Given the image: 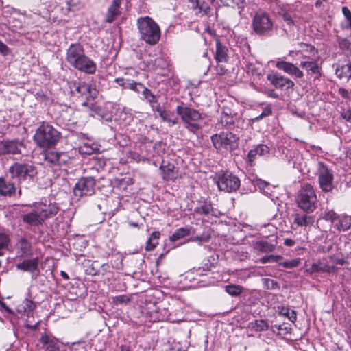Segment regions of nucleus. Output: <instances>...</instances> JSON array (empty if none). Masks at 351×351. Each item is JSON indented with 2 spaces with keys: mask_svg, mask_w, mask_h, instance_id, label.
Here are the masks:
<instances>
[{
  "mask_svg": "<svg viewBox=\"0 0 351 351\" xmlns=\"http://www.w3.org/2000/svg\"><path fill=\"white\" fill-rule=\"evenodd\" d=\"M24 143L18 139L0 141V156L5 154H20L25 148Z\"/></svg>",
  "mask_w": 351,
  "mask_h": 351,
  "instance_id": "obj_12",
  "label": "nucleus"
},
{
  "mask_svg": "<svg viewBox=\"0 0 351 351\" xmlns=\"http://www.w3.org/2000/svg\"><path fill=\"white\" fill-rule=\"evenodd\" d=\"M40 342L43 345L45 351H59V346L57 339L47 335H42Z\"/></svg>",
  "mask_w": 351,
  "mask_h": 351,
  "instance_id": "obj_27",
  "label": "nucleus"
},
{
  "mask_svg": "<svg viewBox=\"0 0 351 351\" xmlns=\"http://www.w3.org/2000/svg\"><path fill=\"white\" fill-rule=\"evenodd\" d=\"M350 70L351 63H348L346 66H342L341 68L336 69V74L340 78L343 77L350 78L351 77V73L350 72Z\"/></svg>",
  "mask_w": 351,
  "mask_h": 351,
  "instance_id": "obj_39",
  "label": "nucleus"
},
{
  "mask_svg": "<svg viewBox=\"0 0 351 351\" xmlns=\"http://www.w3.org/2000/svg\"><path fill=\"white\" fill-rule=\"evenodd\" d=\"M158 111L159 112L160 118L164 121L169 123V124L170 125L178 124V119H172L170 117V114L169 112H167L166 110H158Z\"/></svg>",
  "mask_w": 351,
  "mask_h": 351,
  "instance_id": "obj_49",
  "label": "nucleus"
},
{
  "mask_svg": "<svg viewBox=\"0 0 351 351\" xmlns=\"http://www.w3.org/2000/svg\"><path fill=\"white\" fill-rule=\"evenodd\" d=\"M22 219L24 223L34 226L41 225L44 222L43 218L36 207L29 213L23 215Z\"/></svg>",
  "mask_w": 351,
  "mask_h": 351,
  "instance_id": "obj_17",
  "label": "nucleus"
},
{
  "mask_svg": "<svg viewBox=\"0 0 351 351\" xmlns=\"http://www.w3.org/2000/svg\"><path fill=\"white\" fill-rule=\"evenodd\" d=\"M160 232L154 231V232H153L152 233V234H151L149 238L151 239V240H154V241H158V240L160 238Z\"/></svg>",
  "mask_w": 351,
  "mask_h": 351,
  "instance_id": "obj_64",
  "label": "nucleus"
},
{
  "mask_svg": "<svg viewBox=\"0 0 351 351\" xmlns=\"http://www.w3.org/2000/svg\"><path fill=\"white\" fill-rule=\"evenodd\" d=\"M213 267V264L208 260L205 263H204L203 266L199 267L196 269H193L191 274H195L196 276H202L204 275V272L210 271Z\"/></svg>",
  "mask_w": 351,
  "mask_h": 351,
  "instance_id": "obj_37",
  "label": "nucleus"
},
{
  "mask_svg": "<svg viewBox=\"0 0 351 351\" xmlns=\"http://www.w3.org/2000/svg\"><path fill=\"white\" fill-rule=\"evenodd\" d=\"M112 302L116 304H125L130 301V298L126 295H117L112 298Z\"/></svg>",
  "mask_w": 351,
  "mask_h": 351,
  "instance_id": "obj_51",
  "label": "nucleus"
},
{
  "mask_svg": "<svg viewBox=\"0 0 351 351\" xmlns=\"http://www.w3.org/2000/svg\"><path fill=\"white\" fill-rule=\"evenodd\" d=\"M96 185L95 179L93 177H82L78 180L73 188V194L77 199L86 196H90L95 193Z\"/></svg>",
  "mask_w": 351,
  "mask_h": 351,
  "instance_id": "obj_10",
  "label": "nucleus"
},
{
  "mask_svg": "<svg viewBox=\"0 0 351 351\" xmlns=\"http://www.w3.org/2000/svg\"><path fill=\"white\" fill-rule=\"evenodd\" d=\"M35 306L36 305L32 301L26 299L23 302L21 305L19 306V308H21L19 309V311L27 313L28 315L33 311Z\"/></svg>",
  "mask_w": 351,
  "mask_h": 351,
  "instance_id": "obj_40",
  "label": "nucleus"
},
{
  "mask_svg": "<svg viewBox=\"0 0 351 351\" xmlns=\"http://www.w3.org/2000/svg\"><path fill=\"white\" fill-rule=\"evenodd\" d=\"M224 6L237 8L238 9L243 10L245 7V0H220Z\"/></svg>",
  "mask_w": 351,
  "mask_h": 351,
  "instance_id": "obj_38",
  "label": "nucleus"
},
{
  "mask_svg": "<svg viewBox=\"0 0 351 351\" xmlns=\"http://www.w3.org/2000/svg\"><path fill=\"white\" fill-rule=\"evenodd\" d=\"M269 152V148L265 144H259L250 149L247 154L248 162L250 166L254 165V162L258 156H265Z\"/></svg>",
  "mask_w": 351,
  "mask_h": 351,
  "instance_id": "obj_19",
  "label": "nucleus"
},
{
  "mask_svg": "<svg viewBox=\"0 0 351 351\" xmlns=\"http://www.w3.org/2000/svg\"><path fill=\"white\" fill-rule=\"evenodd\" d=\"M71 89V92L74 93L79 94L83 96L84 94V90H86V83L85 82H73L71 84L70 86Z\"/></svg>",
  "mask_w": 351,
  "mask_h": 351,
  "instance_id": "obj_42",
  "label": "nucleus"
},
{
  "mask_svg": "<svg viewBox=\"0 0 351 351\" xmlns=\"http://www.w3.org/2000/svg\"><path fill=\"white\" fill-rule=\"evenodd\" d=\"M16 246L19 249V254L21 256H27L32 254V245L31 243L24 237L21 238Z\"/></svg>",
  "mask_w": 351,
  "mask_h": 351,
  "instance_id": "obj_30",
  "label": "nucleus"
},
{
  "mask_svg": "<svg viewBox=\"0 0 351 351\" xmlns=\"http://www.w3.org/2000/svg\"><path fill=\"white\" fill-rule=\"evenodd\" d=\"M39 258L35 257L32 259L24 260L23 262L18 263L16 267L18 269L23 271L34 272L38 268Z\"/></svg>",
  "mask_w": 351,
  "mask_h": 351,
  "instance_id": "obj_25",
  "label": "nucleus"
},
{
  "mask_svg": "<svg viewBox=\"0 0 351 351\" xmlns=\"http://www.w3.org/2000/svg\"><path fill=\"white\" fill-rule=\"evenodd\" d=\"M254 248L261 253H269L276 249V244L269 243L267 241L261 240L254 243Z\"/></svg>",
  "mask_w": 351,
  "mask_h": 351,
  "instance_id": "obj_29",
  "label": "nucleus"
},
{
  "mask_svg": "<svg viewBox=\"0 0 351 351\" xmlns=\"http://www.w3.org/2000/svg\"><path fill=\"white\" fill-rule=\"evenodd\" d=\"M137 25L141 38L147 44L156 45L160 38V29L158 25L150 17H140Z\"/></svg>",
  "mask_w": 351,
  "mask_h": 351,
  "instance_id": "obj_3",
  "label": "nucleus"
},
{
  "mask_svg": "<svg viewBox=\"0 0 351 351\" xmlns=\"http://www.w3.org/2000/svg\"><path fill=\"white\" fill-rule=\"evenodd\" d=\"M282 19L285 21V22H286V23L289 26L293 25L294 24L293 20L292 19L291 15L288 13H284L282 14Z\"/></svg>",
  "mask_w": 351,
  "mask_h": 351,
  "instance_id": "obj_61",
  "label": "nucleus"
},
{
  "mask_svg": "<svg viewBox=\"0 0 351 351\" xmlns=\"http://www.w3.org/2000/svg\"><path fill=\"white\" fill-rule=\"evenodd\" d=\"M9 241V238L5 234L0 233V250L7 247Z\"/></svg>",
  "mask_w": 351,
  "mask_h": 351,
  "instance_id": "obj_55",
  "label": "nucleus"
},
{
  "mask_svg": "<svg viewBox=\"0 0 351 351\" xmlns=\"http://www.w3.org/2000/svg\"><path fill=\"white\" fill-rule=\"evenodd\" d=\"M67 10L70 12L78 10L82 6L81 0H69L66 1Z\"/></svg>",
  "mask_w": 351,
  "mask_h": 351,
  "instance_id": "obj_50",
  "label": "nucleus"
},
{
  "mask_svg": "<svg viewBox=\"0 0 351 351\" xmlns=\"http://www.w3.org/2000/svg\"><path fill=\"white\" fill-rule=\"evenodd\" d=\"M317 176L320 189L324 192H330L334 188L332 171L323 162L318 163Z\"/></svg>",
  "mask_w": 351,
  "mask_h": 351,
  "instance_id": "obj_11",
  "label": "nucleus"
},
{
  "mask_svg": "<svg viewBox=\"0 0 351 351\" xmlns=\"http://www.w3.org/2000/svg\"><path fill=\"white\" fill-rule=\"evenodd\" d=\"M0 53L4 56L9 53V48L1 40H0Z\"/></svg>",
  "mask_w": 351,
  "mask_h": 351,
  "instance_id": "obj_62",
  "label": "nucleus"
},
{
  "mask_svg": "<svg viewBox=\"0 0 351 351\" xmlns=\"http://www.w3.org/2000/svg\"><path fill=\"white\" fill-rule=\"evenodd\" d=\"M276 67L296 78H302L304 76L303 72L291 62L284 60L277 61L276 63Z\"/></svg>",
  "mask_w": 351,
  "mask_h": 351,
  "instance_id": "obj_15",
  "label": "nucleus"
},
{
  "mask_svg": "<svg viewBox=\"0 0 351 351\" xmlns=\"http://www.w3.org/2000/svg\"><path fill=\"white\" fill-rule=\"evenodd\" d=\"M160 169L162 171V178L165 180H171L176 178V167L173 164L162 160Z\"/></svg>",
  "mask_w": 351,
  "mask_h": 351,
  "instance_id": "obj_22",
  "label": "nucleus"
},
{
  "mask_svg": "<svg viewBox=\"0 0 351 351\" xmlns=\"http://www.w3.org/2000/svg\"><path fill=\"white\" fill-rule=\"evenodd\" d=\"M190 234V229L184 227L177 229L174 233L170 237V241H176L187 235Z\"/></svg>",
  "mask_w": 351,
  "mask_h": 351,
  "instance_id": "obj_35",
  "label": "nucleus"
},
{
  "mask_svg": "<svg viewBox=\"0 0 351 351\" xmlns=\"http://www.w3.org/2000/svg\"><path fill=\"white\" fill-rule=\"evenodd\" d=\"M335 267L334 265H330L322 261L314 263L311 265L309 268L306 269V272L309 274H312L315 272H326L332 273L335 271Z\"/></svg>",
  "mask_w": 351,
  "mask_h": 351,
  "instance_id": "obj_21",
  "label": "nucleus"
},
{
  "mask_svg": "<svg viewBox=\"0 0 351 351\" xmlns=\"http://www.w3.org/2000/svg\"><path fill=\"white\" fill-rule=\"evenodd\" d=\"M351 226V217L340 215L335 223V227L339 231H346Z\"/></svg>",
  "mask_w": 351,
  "mask_h": 351,
  "instance_id": "obj_31",
  "label": "nucleus"
},
{
  "mask_svg": "<svg viewBox=\"0 0 351 351\" xmlns=\"http://www.w3.org/2000/svg\"><path fill=\"white\" fill-rule=\"evenodd\" d=\"M121 1L122 0H113L110 5L108 7L106 14L105 21L106 23H112L116 18L121 14Z\"/></svg>",
  "mask_w": 351,
  "mask_h": 351,
  "instance_id": "obj_18",
  "label": "nucleus"
},
{
  "mask_svg": "<svg viewBox=\"0 0 351 351\" xmlns=\"http://www.w3.org/2000/svg\"><path fill=\"white\" fill-rule=\"evenodd\" d=\"M342 12L348 21L347 27H351V12L347 7H343Z\"/></svg>",
  "mask_w": 351,
  "mask_h": 351,
  "instance_id": "obj_56",
  "label": "nucleus"
},
{
  "mask_svg": "<svg viewBox=\"0 0 351 351\" xmlns=\"http://www.w3.org/2000/svg\"><path fill=\"white\" fill-rule=\"evenodd\" d=\"M300 66L307 71L308 75L313 76L315 80L320 77V69L317 62L303 61L301 62Z\"/></svg>",
  "mask_w": 351,
  "mask_h": 351,
  "instance_id": "obj_23",
  "label": "nucleus"
},
{
  "mask_svg": "<svg viewBox=\"0 0 351 351\" xmlns=\"http://www.w3.org/2000/svg\"><path fill=\"white\" fill-rule=\"evenodd\" d=\"M144 98L149 103L157 102L156 96L151 92L149 89L146 88L144 85L143 86L142 91L141 93Z\"/></svg>",
  "mask_w": 351,
  "mask_h": 351,
  "instance_id": "obj_47",
  "label": "nucleus"
},
{
  "mask_svg": "<svg viewBox=\"0 0 351 351\" xmlns=\"http://www.w3.org/2000/svg\"><path fill=\"white\" fill-rule=\"evenodd\" d=\"M60 138V133L51 125L43 122L36 130L33 140L38 147L49 149L54 147Z\"/></svg>",
  "mask_w": 351,
  "mask_h": 351,
  "instance_id": "obj_2",
  "label": "nucleus"
},
{
  "mask_svg": "<svg viewBox=\"0 0 351 351\" xmlns=\"http://www.w3.org/2000/svg\"><path fill=\"white\" fill-rule=\"evenodd\" d=\"M279 331H285V333H289L291 330V328L285 326V324L275 326Z\"/></svg>",
  "mask_w": 351,
  "mask_h": 351,
  "instance_id": "obj_63",
  "label": "nucleus"
},
{
  "mask_svg": "<svg viewBox=\"0 0 351 351\" xmlns=\"http://www.w3.org/2000/svg\"><path fill=\"white\" fill-rule=\"evenodd\" d=\"M215 58L217 63L226 62L228 58L227 48L223 46L218 39L216 40V53Z\"/></svg>",
  "mask_w": 351,
  "mask_h": 351,
  "instance_id": "obj_28",
  "label": "nucleus"
},
{
  "mask_svg": "<svg viewBox=\"0 0 351 351\" xmlns=\"http://www.w3.org/2000/svg\"><path fill=\"white\" fill-rule=\"evenodd\" d=\"M268 324L266 321L261 319L256 320L255 322V325L254 326L256 331H265L268 328Z\"/></svg>",
  "mask_w": 351,
  "mask_h": 351,
  "instance_id": "obj_52",
  "label": "nucleus"
},
{
  "mask_svg": "<svg viewBox=\"0 0 351 351\" xmlns=\"http://www.w3.org/2000/svg\"><path fill=\"white\" fill-rule=\"evenodd\" d=\"M255 185L259 189L260 191L266 196H271V187L269 183L261 179H257L255 182Z\"/></svg>",
  "mask_w": 351,
  "mask_h": 351,
  "instance_id": "obj_34",
  "label": "nucleus"
},
{
  "mask_svg": "<svg viewBox=\"0 0 351 351\" xmlns=\"http://www.w3.org/2000/svg\"><path fill=\"white\" fill-rule=\"evenodd\" d=\"M234 117L232 114L231 111L228 108H223L222 115L221 117V123L224 126H229L234 123Z\"/></svg>",
  "mask_w": 351,
  "mask_h": 351,
  "instance_id": "obj_33",
  "label": "nucleus"
},
{
  "mask_svg": "<svg viewBox=\"0 0 351 351\" xmlns=\"http://www.w3.org/2000/svg\"><path fill=\"white\" fill-rule=\"evenodd\" d=\"M293 225L297 227H308L314 223V217L307 213H296L292 215Z\"/></svg>",
  "mask_w": 351,
  "mask_h": 351,
  "instance_id": "obj_16",
  "label": "nucleus"
},
{
  "mask_svg": "<svg viewBox=\"0 0 351 351\" xmlns=\"http://www.w3.org/2000/svg\"><path fill=\"white\" fill-rule=\"evenodd\" d=\"M252 25L254 32L259 36L268 35L273 29V22L269 15L261 10L255 13Z\"/></svg>",
  "mask_w": 351,
  "mask_h": 351,
  "instance_id": "obj_7",
  "label": "nucleus"
},
{
  "mask_svg": "<svg viewBox=\"0 0 351 351\" xmlns=\"http://www.w3.org/2000/svg\"><path fill=\"white\" fill-rule=\"evenodd\" d=\"M280 314L287 317L289 320L293 323L296 321V312L294 310H291L288 308H282Z\"/></svg>",
  "mask_w": 351,
  "mask_h": 351,
  "instance_id": "obj_45",
  "label": "nucleus"
},
{
  "mask_svg": "<svg viewBox=\"0 0 351 351\" xmlns=\"http://www.w3.org/2000/svg\"><path fill=\"white\" fill-rule=\"evenodd\" d=\"M211 141L217 149L224 148L226 150L232 151L239 145V137L232 132L215 134L211 136Z\"/></svg>",
  "mask_w": 351,
  "mask_h": 351,
  "instance_id": "obj_6",
  "label": "nucleus"
},
{
  "mask_svg": "<svg viewBox=\"0 0 351 351\" xmlns=\"http://www.w3.org/2000/svg\"><path fill=\"white\" fill-rule=\"evenodd\" d=\"M215 70L216 71V74L219 75H223L227 72V69L225 68V66L222 64H220V63H218V64L215 66Z\"/></svg>",
  "mask_w": 351,
  "mask_h": 351,
  "instance_id": "obj_60",
  "label": "nucleus"
},
{
  "mask_svg": "<svg viewBox=\"0 0 351 351\" xmlns=\"http://www.w3.org/2000/svg\"><path fill=\"white\" fill-rule=\"evenodd\" d=\"M191 3L193 9H198L199 12L205 15H210L211 8L204 0H191Z\"/></svg>",
  "mask_w": 351,
  "mask_h": 351,
  "instance_id": "obj_32",
  "label": "nucleus"
},
{
  "mask_svg": "<svg viewBox=\"0 0 351 351\" xmlns=\"http://www.w3.org/2000/svg\"><path fill=\"white\" fill-rule=\"evenodd\" d=\"M8 171L12 178H16L19 182L32 179L37 174L36 167L29 163L15 162Z\"/></svg>",
  "mask_w": 351,
  "mask_h": 351,
  "instance_id": "obj_8",
  "label": "nucleus"
},
{
  "mask_svg": "<svg viewBox=\"0 0 351 351\" xmlns=\"http://www.w3.org/2000/svg\"><path fill=\"white\" fill-rule=\"evenodd\" d=\"M115 82L119 83L120 86L125 89L132 90L137 93L142 91L143 84L141 82H136L132 80H123L122 78L115 79Z\"/></svg>",
  "mask_w": 351,
  "mask_h": 351,
  "instance_id": "obj_24",
  "label": "nucleus"
},
{
  "mask_svg": "<svg viewBox=\"0 0 351 351\" xmlns=\"http://www.w3.org/2000/svg\"><path fill=\"white\" fill-rule=\"evenodd\" d=\"M267 78L276 88L289 89L295 86L291 79L278 73L268 74Z\"/></svg>",
  "mask_w": 351,
  "mask_h": 351,
  "instance_id": "obj_14",
  "label": "nucleus"
},
{
  "mask_svg": "<svg viewBox=\"0 0 351 351\" xmlns=\"http://www.w3.org/2000/svg\"><path fill=\"white\" fill-rule=\"evenodd\" d=\"M271 112L272 111L270 108H265L260 115L254 118V120L258 121L265 117L269 116L270 114H271Z\"/></svg>",
  "mask_w": 351,
  "mask_h": 351,
  "instance_id": "obj_57",
  "label": "nucleus"
},
{
  "mask_svg": "<svg viewBox=\"0 0 351 351\" xmlns=\"http://www.w3.org/2000/svg\"><path fill=\"white\" fill-rule=\"evenodd\" d=\"M45 160L53 166H62L70 161V157L66 152L50 150L45 152Z\"/></svg>",
  "mask_w": 351,
  "mask_h": 351,
  "instance_id": "obj_13",
  "label": "nucleus"
},
{
  "mask_svg": "<svg viewBox=\"0 0 351 351\" xmlns=\"http://www.w3.org/2000/svg\"><path fill=\"white\" fill-rule=\"evenodd\" d=\"M283 257L280 255H268L265 256L259 259V262L262 264H265L268 263H278L280 261L282 260Z\"/></svg>",
  "mask_w": 351,
  "mask_h": 351,
  "instance_id": "obj_44",
  "label": "nucleus"
},
{
  "mask_svg": "<svg viewBox=\"0 0 351 351\" xmlns=\"http://www.w3.org/2000/svg\"><path fill=\"white\" fill-rule=\"evenodd\" d=\"M295 201L302 210L312 213L317 206V197L313 186L310 184H304L299 190Z\"/></svg>",
  "mask_w": 351,
  "mask_h": 351,
  "instance_id": "obj_4",
  "label": "nucleus"
},
{
  "mask_svg": "<svg viewBox=\"0 0 351 351\" xmlns=\"http://www.w3.org/2000/svg\"><path fill=\"white\" fill-rule=\"evenodd\" d=\"M211 239L209 231L204 232L201 235L193 237L190 239L191 241H198L199 243L208 242Z\"/></svg>",
  "mask_w": 351,
  "mask_h": 351,
  "instance_id": "obj_46",
  "label": "nucleus"
},
{
  "mask_svg": "<svg viewBox=\"0 0 351 351\" xmlns=\"http://www.w3.org/2000/svg\"><path fill=\"white\" fill-rule=\"evenodd\" d=\"M86 90H84V94H83V96H85L87 99H94L98 94L97 89L86 83Z\"/></svg>",
  "mask_w": 351,
  "mask_h": 351,
  "instance_id": "obj_43",
  "label": "nucleus"
},
{
  "mask_svg": "<svg viewBox=\"0 0 351 351\" xmlns=\"http://www.w3.org/2000/svg\"><path fill=\"white\" fill-rule=\"evenodd\" d=\"M66 61L75 69L88 74L96 71V64L85 55L83 46L75 43L71 44L66 51Z\"/></svg>",
  "mask_w": 351,
  "mask_h": 351,
  "instance_id": "obj_1",
  "label": "nucleus"
},
{
  "mask_svg": "<svg viewBox=\"0 0 351 351\" xmlns=\"http://www.w3.org/2000/svg\"><path fill=\"white\" fill-rule=\"evenodd\" d=\"M176 113L190 132L195 133L200 129L197 122L202 119V116L197 110L182 101L176 107Z\"/></svg>",
  "mask_w": 351,
  "mask_h": 351,
  "instance_id": "obj_5",
  "label": "nucleus"
},
{
  "mask_svg": "<svg viewBox=\"0 0 351 351\" xmlns=\"http://www.w3.org/2000/svg\"><path fill=\"white\" fill-rule=\"evenodd\" d=\"M262 281L267 289H275L278 287V284L274 280L270 278H263Z\"/></svg>",
  "mask_w": 351,
  "mask_h": 351,
  "instance_id": "obj_53",
  "label": "nucleus"
},
{
  "mask_svg": "<svg viewBox=\"0 0 351 351\" xmlns=\"http://www.w3.org/2000/svg\"><path fill=\"white\" fill-rule=\"evenodd\" d=\"M215 180L218 189L227 193L236 191L241 184L239 178L228 171L218 173L215 176Z\"/></svg>",
  "mask_w": 351,
  "mask_h": 351,
  "instance_id": "obj_9",
  "label": "nucleus"
},
{
  "mask_svg": "<svg viewBox=\"0 0 351 351\" xmlns=\"http://www.w3.org/2000/svg\"><path fill=\"white\" fill-rule=\"evenodd\" d=\"M279 265L282 266L287 269H292L298 267L300 264V258H293L291 260H287L283 262H278Z\"/></svg>",
  "mask_w": 351,
  "mask_h": 351,
  "instance_id": "obj_48",
  "label": "nucleus"
},
{
  "mask_svg": "<svg viewBox=\"0 0 351 351\" xmlns=\"http://www.w3.org/2000/svg\"><path fill=\"white\" fill-rule=\"evenodd\" d=\"M213 210L212 205L206 202H203L199 206H197L194 209V212L199 215H207L210 213Z\"/></svg>",
  "mask_w": 351,
  "mask_h": 351,
  "instance_id": "obj_36",
  "label": "nucleus"
},
{
  "mask_svg": "<svg viewBox=\"0 0 351 351\" xmlns=\"http://www.w3.org/2000/svg\"><path fill=\"white\" fill-rule=\"evenodd\" d=\"M243 287L239 285H229L225 287L226 291L232 296H239L243 292Z\"/></svg>",
  "mask_w": 351,
  "mask_h": 351,
  "instance_id": "obj_41",
  "label": "nucleus"
},
{
  "mask_svg": "<svg viewBox=\"0 0 351 351\" xmlns=\"http://www.w3.org/2000/svg\"><path fill=\"white\" fill-rule=\"evenodd\" d=\"M16 187L14 183L6 181L3 178H0V195L11 197L14 195Z\"/></svg>",
  "mask_w": 351,
  "mask_h": 351,
  "instance_id": "obj_26",
  "label": "nucleus"
},
{
  "mask_svg": "<svg viewBox=\"0 0 351 351\" xmlns=\"http://www.w3.org/2000/svg\"><path fill=\"white\" fill-rule=\"evenodd\" d=\"M45 221L46 219L53 217L58 212V207L55 204L49 205L40 204L36 206Z\"/></svg>",
  "mask_w": 351,
  "mask_h": 351,
  "instance_id": "obj_20",
  "label": "nucleus"
},
{
  "mask_svg": "<svg viewBox=\"0 0 351 351\" xmlns=\"http://www.w3.org/2000/svg\"><path fill=\"white\" fill-rule=\"evenodd\" d=\"M339 215H338L336 213H335L333 210H330L326 212L324 214V218L326 220L331 221L334 224L337 221L338 217Z\"/></svg>",
  "mask_w": 351,
  "mask_h": 351,
  "instance_id": "obj_54",
  "label": "nucleus"
},
{
  "mask_svg": "<svg viewBox=\"0 0 351 351\" xmlns=\"http://www.w3.org/2000/svg\"><path fill=\"white\" fill-rule=\"evenodd\" d=\"M350 42L346 38H339V45L341 49L349 50Z\"/></svg>",
  "mask_w": 351,
  "mask_h": 351,
  "instance_id": "obj_59",
  "label": "nucleus"
},
{
  "mask_svg": "<svg viewBox=\"0 0 351 351\" xmlns=\"http://www.w3.org/2000/svg\"><path fill=\"white\" fill-rule=\"evenodd\" d=\"M158 241L151 240V239L149 238L146 243V245H145L146 251L153 250L156 247V246L158 245Z\"/></svg>",
  "mask_w": 351,
  "mask_h": 351,
  "instance_id": "obj_58",
  "label": "nucleus"
}]
</instances>
